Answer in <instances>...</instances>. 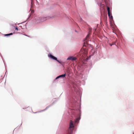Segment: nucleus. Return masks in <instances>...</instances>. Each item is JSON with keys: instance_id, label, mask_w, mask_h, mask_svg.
<instances>
[{"instance_id": "f257e3e1", "label": "nucleus", "mask_w": 134, "mask_h": 134, "mask_svg": "<svg viewBox=\"0 0 134 134\" xmlns=\"http://www.w3.org/2000/svg\"><path fill=\"white\" fill-rule=\"evenodd\" d=\"M87 53L86 49L82 48L79 52V54L83 58L86 57Z\"/></svg>"}, {"instance_id": "f03ea898", "label": "nucleus", "mask_w": 134, "mask_h": 134, "mask_svg": "<svg viewBox=\"0 0 134 134\" xmlns=\"http://www.w3.org/2000/svg\"><path fill=\"white\" fill-rule=\"evenodd\" d=\"M74 126L73 122L71 120L70 121L69 127L68 130V131H71V132L69 133L70 134H71V133L72 129H71V128L73 127Z\"/></svg>"}, {"instance_id": "7ed1b4c3", "label": "nucleus", "mask_w": 134, "mask_h": 134, "mask_svg": "<svg viewBox=\"0 0 134 134\" xmlns=\"http://www.w3.org/2000/svg\"><path fill=\"white\" fill-rule=\"evenodd\" d=\"M77 59V58L73 56L69 57L67 58V60H70L71 61L75 60Z\"/></svg>"}, {"instance_id": "20e7f679", "label": "nucleus", "mask_w": 134, "mask_h": 134, "mask_svg": "<svg viewBox=\"0 0 134 134\" xmlns=\"http://www.w3.org/2000/svg\"><path fill=\"white\" fill-rule=\"evenodd\" d=\"M90 30L88 34L87 35L86 37L85 38V40H84V41L86 42H87V40L89 38V37L90 36V35L91 32V29H90Z\"/></svg>"}, {"instance_id": "39448f33", "label": "nucleus", "mask_w": 134, "mask_h": 134, "mask_svg": "<svg viewBox=\"0 0 134 134\" xmlns=\"http://www.w3.org/2000/svg\"><path fill=\"white\" fill-rule=\"evenodd\" d=\"M65 76H66L65 74L63 75H60L59 76L57 77L56 78V79H57L60 77H65Z\"/></svg>"}, {"instance_id": "423d86ee", "label": "nucleus", "mask_w": 134, "mask_h": 134, "mask_svg": "<svg viewBox=\"0 0 134 134\" xmlns=\"http://www.w3.org/2000/svg\"><path fill=\"white\" fill-rule=\"evenodd\" d=\"M48 57L53 59H54L55 60H57V58L54 57V56H53V55H52L51 54H50L49 55H48Z\"/></svg>"}, {"instance_id": "0eeeda50", "label": "nucleus", "mask_w": 134, "mask_h": 134, "mask_svg": "<svg viewBox=\"0 0 134 134\" xmlns=\"http://www.w3.org/2000/svg\"><path fill=\"white\" fill-rule=\"evenodd\" d=\"M107 8L108 12V15H109L110 13H111V12H110V8L109 7L107 6Z\"/></svg>"}, {"instance_id": "6e6552de", "label": "nucleus", "mask_w": 134, "mask_h": 134, "mask_svg": "<svg viewBox=\"0 0 134 134\" xmlns=\"http://www.w3.org/2000/svg\"><path fill=\"white\" fill-rule=\"evenodd\" d=\"M110 19H112L113 16L112 15L111 13H110L109 14V15H108Z\"/></svg>"}, {"instance_id": "1a4fd4ad", "label": "nucleus", "mask_w": 134, "mask_h": 134, "mask_svg": "<svg viewBox=\"0 0 134 134\" xmlns=\"http://www.w3.org/2000/svg\"><path fill=\"white\" fill-rule=\"evenodd\" d=\"M34 2L33 0H31V7H32L34 5Z\"/></svg>"}, {"instance_id": "9d476101", "label": "nucleus", "mask_w": 134, "mask_h": 134, "mask_svg": "<svg viewBox=\"0 0 134 134\" xmlns=\"http://www.w3.org/2000/svg\"><path fill=\"white\" fill-rule=\"evenodd\" d=\"M12 34H13V33H10L9 34H5V36H9V35H12Z\"/></svg>"}, {"instance_id": "9b49d317", "label": "nucleus", "mask_w": 134, "mask_h": 134, "mask_svg": "<svg viewBox=\"0 0 134 134\" xmlns=\"http://www.w3.org/2000/svg\"><path fill=\"white\" fill-rule=\"evenodd\" d=\"M15 29V30H18V28L17 26H16Z\"/></svg>"}, {"instance_id": "f8f14e48", "label": "nucleus", "mask_w": 134, "mask_h": 134, "mask_svg": "<svg viewBox=\"0 0 134 134\" xmlns=\"http://www.w3.org/2000/svg\"><path fill=\"white\" fill-rule=\"evenodd\" d=\"M59 63H60V62H59V61L57 59V60H56Z\"/></svg>"}, {"instance_id": "ddd939ff", "label": "nucleus", "mask_w": 134, "mask_h": 134, "mask_svg": "<svg viewBox=\"0 0 134 134\" xmlns=\"http://www.w3.org/2000/svg\"><path fill=\"white\" fill-rule=\"evenodd\" d=\"M108 0H104V2H105V3H106L108 1Z\"/></svg>"}, {"instance_id": "4468645a", "label": "nucleus", "mask_w": 134, "mask_h": 134, "mask_svg": "<svg viewBox=\"0 0 134 134\" xmlns=\"http://www.w3.org/2000/svg\"><path fill=\"white\" fill-rule=\"evenodd\" d=\"M79 119H80L79 118H78L77 119V120H79Z\"/></svg>"}, {"instance_id": "2eb2a0df", "label": "nucleus", "mask_w": 134, "mask_h": 134, "mask_svg": "<svg viewBox=\"0 0 134 134\" xmlns=\"http://www.w3.org/2000/svg\"><path fill=\"white\" fill-rule=\"evenodd\" d=\"M110 45L111 46L112 45V44H110Z\"/></svg>"}, {"instance_id": "dca6fc26", "label": "nucleus", "mask_w": 134, "mask_h": 134, "mask_svg": "<svg viewBox=\"0 0 134 134\" xmlns=\"http://www.w3.org/2000/svg\"><path fill=\"white\" fill-rule=\"evenodd\" d=\"M26 35V36H28V37L29 36H27V35Z\"/></svg>"}, {"instance_id": "f3484780", "label": "nucleus", "mask_w": 134, "mask_h": 134, "mask_svg": "<svg viewBox=\"0 0 134 134\" xmlns=\"http://www.w3.org/2000/svg\"><path fill=\"white\" fill-rule=\"evenodd\" d=\"M133 134H134V133Z\"/></svg>"}]
</instances>
